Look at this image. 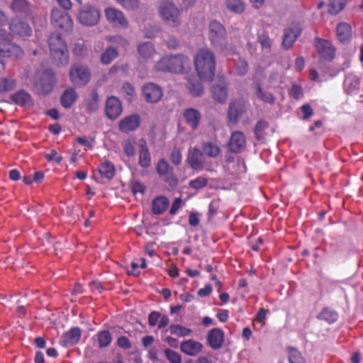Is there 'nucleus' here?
Segmentation results:
<instances>
[{"label":"nucleus","mask_w":363,"mask_h":363,"mask_svg":"<svg viewBox=\"0 0 363 363\" xmlns=\"http://www.w3.org/2000/svg\"><path fill=\"white\" fill-rule=\"evenodd\" d=\"M198 76L203 81L211 82L215 76L216 57L208 48L199 49L194 58Z\"/></svg>","instance_id":"obj_1"},{"label":"nucleus","mask_w":363,"mask_h":363,"mask_svg":"<svg viewBox=\"0 0 363 363\" xmlns=\"http://www.w3.org/2000/svg\"><path fill=\"white\" fill-rule=\"evenodd\" d=\"M208 38L211 45L221 55H229L235 53L228 43V35L225 27L218 21L213 20L209 23Z\"/></svg>","instance_id":"obj_2"},{"label":"nucleus","mask_w":363,"mask_h":363,"mask_svg":"<svg viewBox=\"0 0 363 363\" xmlns=\"http://www.w3.org/2000/svg\"><path fill=\"white\" fill-rule=\"evenodd\" d=\"M50 55L52 62L58 67L69 63V55L67 45L58 32L50 33L48 38Z\"/></svg>","instance_id":"obj_3"},{"label":"nucleus","mask_w":363,"mask_h":363,"mask_svg":"<svg viewBox=\"0 0 363 363\" xmlns=\"http://www.w3.org/2000/svg\"><path fill=\"white\" fill-rule=\"evenodd\" d=\"M189 58L182 54L167 56L161 58L155 65L158 71L183 73L190 68Z\"/></svg>","instance_id":"obj_4"},{"label":"nucleus","mask_w":363,"mask_h":363,"mask_svg":"<svg viewBox=\"0 0 363 363\" xmlns=\"http://www.w3.org/2000/svg\"><path fill=\"white\" fill-rule=\"evenodd\" d=\"M159 13L162 19L169 26L176 28L181 24L180 11L172 1H162L159 6Z\"/></svg>","instance_id":"obj_5"},{"label":"nucleus","mask_w":363,"mask_h":363,"mask_svg":"<svg viewBox=\"0 0 363 363\" xmlns=\"http://www.w3.org/2000/svg\"><path fill=\"white\" fill-rule=\"evenodd\" d=\"M69 75L71 82L77 86H85L91 79L89 68L83 65H72Z\"/></svg>","instance_id":"obj_6"},{"label":"nucleus","mask_w":363,"mask_h":363,"mask_svg":"<svg viewBox=\"0 0 363 363\" xmlns=\"http://www.w3.org/2000/svg\"><path fill=\"white\" fill-rule=\"evenodd\" d=\"M23 55L21 48L11 42L9 35H0V56L19 58Z\"/></svg>","instance_id":"obj_7"},{"label":"nucleus","mask_w":363,"mask_h":363,"mask_svg":"<svg viewBox=\"0 0 363 363\" xmlns=\"http://www.w3.org/2000/svg\"><path fill=\"white\" fill-rule=\"evenodd\" d=\"M100 17L101 13L98 9L86 5L79 11L78 20L84 26H93L99 23Z\"/></svg>","instance_id":"obj_8"},{"label":"nucleus","mask_w":363,"mask_h":363,"mask_svg":"<svg viewBox=\"0 0 363 363\" xmlns=\"http://www.w3.org/2000/svg\"><path fill=\"white\" fill-rule=\"evenodd\" d=\"M51 21L52 25L65 31L72 30L73 21L70 16L65 11L55 9L52 10Z\"/></svg>","instance_id":"obj_9"},{"label":"nucleus","mask_w":363,"mask_h":363,"mask_svg":"<svg viewBox=\"0 0 363 363\" xmlns=\"http://www.w3.org/2000/svg\"><path fill=\"white\" fill-rule=\"evenodd\" d=\"M314 45L320 60L331 62L334 59L335 49L329 41L316 37L314 39Z\"/></svg>","instance_id":"obj_10"},{"label":"nucleus","mask_w":363,"mask_h":363,"mask_svg":"<svg viewBox=\"0 0 363 363\" xmlns=\"http://www.w3.org/2000/svg\"><path fill=\"white\" fill-rule=\"evenodd\" d=\"M302 33V28L299 23H294L291 27L284 29L281 42L282 48L289 50Z\"/></svg>","instance_id":"obj_11"},{"label":"nucleus","mask_w":363,"mask_h":363,"mask_svg":"<svg viewBox=\"0 0 363 363\" xmlns=\"http://www.w3.org/2000/svg\"><path fill=\"white\" fill-rule=\"evenodd\" d=\"M104 12L106 20L113 27L125 28L128 26L127 19L120 10L110 7L106 9Z\"/></svg>","instance_id":"obj_12"},{"label":"nucleus","mask_w":363,"mask_h":363,"mask_svg":"<svg viewBox=\"0 0 363 363\" xmlns=\"http://www.w3.org/2000/svg\"><path fill=\"white\" fill-rule=\"evenodd\" d=\"M203 152L198 147L190 148L186 157V162L191 169L195 171H201L204 167V158Z\"/></svg>","instance_id":"obj_13"},{"label":"nucleus","mask_w":363,"mask_h":363,"mask_svg":"<svg viewBox=\"0 0 363 363\" xmlns=\"http://www.w3.org/2000/svg\"><path fill=\"white\" fill-rule=\"evenodd\" d=\"M246 147V138L244 133L239 130H235L231 133L228 143V150L233 153H240Z\"/></svg>","instance_id":"obj_14"},{"label":"nucleus","mask_w":363,"mask_h":363,"mask_svg":"<svg viewBox=\"0 0 363 363\" xmlns=\"http://www.w3.org/2000/svg\"><path fill=\"white\" fill-rule=\"evenodd\" d=\"M82 333V329L79 327L70 328L61 336L60 345L66 348L77 345L81 339Z\"/></svg>","instance_id":"obj_15"},{"label":"nucleus","mask_w":363,"mask_h":363,"mask_svg":"<svg viewBox=\"0 0 363 363\" xmlns=\"http://www.w3.org/2000/svg\"><path fill=\"white\" fill-rule=\"evenodd\" d=\"M143 93L146 101L152 104L158 102L163 96L162 88L155 83L150 82L143 86Z\"/></svg>","instance_id":"obj_16"},{"label":"nucleus","mask_w":363,"mask_h":363,"mask_svg":"<svg viewBox=\"0 0 363 363\" xmlns=\"http://www.w3.org/2000/svg\"><path fill=\"white\" fill-rule=\"evenodd\" d=\"M101 99L96 89H91L84 100L83 107L86 113L93 114L100 108Z\"/></svg>","instance_id":"obj_17"},{"label":"nucleus","mask_w":363,"mask_h":363,"mask_svg":"<svg viewBox=\"0 0 363 363\" xmlns=\"http://www.w3.org/2000/svg\"><path fill=\"white\" fill-rule=\"evenodd\" d=\"M9 30L13 35L20 37H28L32 34L29 24L19 18H13L9 23Z\"/></svg>","instance_id":"obj_18"},{"label":"nucleus","mask_w":363,"mask_h":363,"mask_svg":"<svg viewBox=\"0 0 363 363\" xmlns=\"http://www.w3.org/2000/svg\"><path fill=\"white\" fill-rule=\"evenodd\" d=\"M105 113L107 118L111 120L116 119L121 114L122 106L117 97L114 96L108 97L106 102Z\"/></svg>","instance_id":"obj_19"},{"label":"nucleus","mask_w":363,"mask_h":363,"mask_svg":"<svg viewBox=\"0 0 363 363\" xmlns=\"http://www.w3.org/2000/svg\"><path fill=\"white\" fill-rule=\"evenodd\" d=\"M211 92L216 101L220 104L225 103L228 99V84L225 80L223 77L220 78L219 83L211 86Z\"/></svg>","instance_id":"obj_20"},{"label":"nucleus","mask_w":363,"mask_h":363,"mask_svg":"<svg viewBox=\"0 0 363 363\" xmlns=\"http://www.w3.org/2000/svg\"><path fill=\"white\" fill-rule=\"evenodd\" d=\"M140 124V117L138 114H132L121 119L118 123V129L122 133H128L135 130Z\"/></svg>","instance_id":"obj_21"},{"label":"nucleus","mask_w":363,"mask_h":363,"mask_svg":"<svg viewBox=\"0 0 363 363\" xmlns=\"http://www.w3.org/2000/svg\"><path fill=\"white\" fill-rule=\"evenodd\" d=\"M203 349V345L201 342L189 339L183 341L180 345L181 351L189 356L194 357L200 353Z\"/></svg>","instance_id":"obj_22"},{"label":"nucleus","mask_w":363,"mask_h":363,"mask_svg":"<svg viewBox=\"0 0 363 363\" xmlns=\"http://www.w3.org/2000/svg\"><path fill=\"white\" fill-rule=\"evenodd\" d=\"M224 339V333L221 329L213 328L208 333V342L213 350L221 347Z\"/></svg>","instance_id":"obj_23"},{"label":"nucleus","mask_w":363,"mask_h":363,"mask_svg":"<svg viewBox=\"0 0 363 363\" xmlns=\"http://www.w3.org/2000/svg\"><path fill=\"white\" fill-rule=\"evenodd\" d=\"M183 116L186 123L193 130H196L199 127L201 118V114L197 109L194 108H186L184 111Z\"/></svg>","instance_id":"obj_24"},{"label":"nucleus","mask_w":363,"mask_h":363,"mask_svg":"<svg viewBox=\"0 0 363 363\" xmlns=\"http://www.w3.org/2000/svg\"><path fill=\"white\" fill-rule=\"evenodd\" d=\"M78 94L72 87L66 89L60 97L61 106L65 108H69L78 99Z\"/></svg>","instance_id":"obj_25"},{"label":"nucleus","mask_w":363,"mask_h":363,"mask_svg":"<svg viewBox=\"0 0 363 363\" xmlns=\"http://www.w3.org/2000/svg\"><path fill=\"white\" fill-rule=\"evenodd\" d=\"M201 152L208 157L216 158L221 153V148L217 141L203 142Z\"/></svg>","instance_id":"obj_26"},{"label":"nucleus","mask_w":363,"mask_h":363,"mask_svg":"<svg viewBox=\"0 0 363 363\" xmlns=\"http://www.w3.org/2000/svg\"><path fill=\"white\" fill-rule=\"evenodd\" d=\"M245 112L243 104L239 101L232 102L228 108V117L230 121L235 123Z\"/></svg>","instance_id":"obj_27"},{"label":"nucleus","mask_w":363,"mask_h":363,"mask_svg":"<svg viewBox=\"0 0 363 363\" xmlns=\"http://www.w3.org/2000/svg\"><path fill=\"white\" fill-rule=\"evenodd\" d=\"M11 7L14 12L26 16L33 12V6L28 0H13Z\"/></svg>","instance_id":"obj_28"},{"label":"nucleus","mask_w":363,"mask_h":363,"mask_svg":"<svg viewBox=\"0 0 363 363\" xmlns=\"http://www.w3.org/2000/svg\"><path fill=\"white\" fill-rule=\"evenodd\" d=\"M169 205V201L166 196H157L152 201V211L155 215H161L167 210Z\"/></svg>","instance_id":"obj_29"},{"label":"nucleus","mask_w":363,"mask_h":363,"mask_svg":"<svg viewBox=\"0 0 363 363\" xmlns=\"http://www.w3.org/2000/svg\"><path fill=\"white\" fill-rule=\"evenodd\" d=\"M11 100L21 106H30L33 104L30 95L24 90H19L11 95Z\"/></svg>","instance_id":"obj_30"},{"label":"nucleus","mask_w":363,"mask_h":363,"mask_svg":"<svg viewBox=\"0 0 363 363\" xmlns=\"http://www.w3.org/2000/svg\"><path fill=\"white\" fill-rule=\"evenodd\" d=\"M336 35L337 39L342 43L348 42L352 37L351 26L345 22L337 25L336 28Z\"/></svg>","instance_id":"obj_31"},{"label":"nucleus","mask_w":363,"mask_h":363,"mask_svg":"<svg viewBox=\"0 0 363 363\" xmlns=\"http://www.w3.org/2000/svg\"><path fill=\"white\" fill-rule=\"evenodd\" d=\"M93 338L96 339L98 347L99 349L108 347L113 340L110 331L107 330L98 331L97 333L93 337Z\"/></svg>","instance_id":"obj_32"},{"label":"nucleus","mask_w":363,"mask_h":363,"mask_svg":"<svg viewBox=\"0 0 363 363\" xmlns=\"http://www.w3.org/2000/svg\"><path fill=\"white\" fill-rule=\"evenodd\" d=\"M98 169L101 177L107 180H111L116 172L114 164L109 160H105L100 164Z\"/></svg>","instance_id":"obj_33"},{"label":"nucleus","mask_w":363,"mask_h":363,"mask_svg":"<svg viewBox=\"0 0 363 363\" xmlns=\"http://www.w3.org/2000/svg\"><path fill=\"white\" fill-rule=\"evenodd\" d=\"M257 42L260 44L263 51L267 53H270L272 52L273 41L266 30H262L258 32Z\"/></svg>","instance_id":"obj_34"},{"label":"nucleus","mask_w":363,"mask_h":363,"mask_svg":"<svg viewBox=\"0 0 363 363\" xmlns=\"http://www.w3.org/2000/svg\"><path fill=\"white\" fill-rule=\"evenodd\" d=\"M138 52L140 57L143 60L150 59L156 54L153 44L150 42L139 44L138 46Z\"/></svg>","instance_id":"obj_35"},{"label":"nucleus","mask_w":363,"mask_h":363,"mask_svg":"<svg viewBox=\"0 0 363 363\" xmlns=\"http://www.w3.org/2000/svg\"><path fill=\"white\" fill-rule=\"evenodd\" d=\"M338 313L330 307L323 308L320 313L317 315V318L320 320H324L329 324L336 322L338 319Z\"/></svg>","instance_id":"obj_36"},{"label":"nucleus","mask_w":363,"mask_h":363,"mask_svg":"<svg viewBox=\"0 0 363 363\" xmlns=\"http://www.w3.org/2000/svg\"><path fill=\"white\" fill-rule=\"evenodd\" d=\"M186 88L193 96H201L204 93L203 84L194 78L188 79Z\"/></svg>","instance_id":"obj_37"},{"label":"nucleus","mask_w":363,"mask_h":363,"mask_svg":"<svg viewBox=\"0 0 363 363\" xmlns=\"http://www.w3.org/2000/svg\"><path fill=\"white\" fill-rule=\"evenodd\" d=\"M118 57V51L112 46L108 47L102 52L100 57V62L103 65H109Z\"/></svg>","instance_id":"obj_38"},{"label":"nucleus","mask_w":363,"mask_h":363,"mask_svg":"<svg viewBox=\"0 0 363 363\" xmlns=\"http://www.w3.org/2000/svg\"><path fill=\"white\" fill-rule=\"evenodd\" d=\"M73 55L78 58H84L88 55V46L83 39H78L73 45Z\"/></svg>","instance_id":"obj_39"},{"label":"nucleus","mask_w":363,"mask_h":363,"mask_svg":"<svg viewBox=\"0 0 363 363\" xmlns=\"http://www.w3.org/2000/svg\"><path fill=\"white\" fill-rule=\"evenodd\" d=\"M227 9L234 13L241 14L245 10V4L242 0H225Z\"/></svg>","instance_id":"obj_40"},{"label":"nucleus","mask_w":363,"mask_h":363,"mask_svg":"<svg viewBox=\"0 0 363 363\" xmlns=\"http://www.w3.org/2000/svg\"><path fill=\"white\" fill-rule=\"evenodd\" d=\"M347 90L351 94H356L360 89V78L357 76H350L345 82Z\"/></svg>","instance_id":"obj_41"},{"label":"nucleus","mask_w":363,"mask_h":363,"mask_svg":"<svg viewBox=\"0 0 363 363\" xmlns=\"http://www.w3.org/2000/svg\"><path fill=\"white\" fill-rule=\"evenodd\" d=\"M138 163L143 168H147L150 166L151 157L148 148L145 145L140 147Z\"/></svg>","instance_id":"obj_42"},{"label":"nucleus","mask_w":363,"mask_h":363,"mask_svg":"<svg viewBox=\"0 0 363 363\" xmlns=\"http://www.w3.org/2000/svg\"><path fill=\"white\" fill-rule=\"evenodd\" d=\"M255 94L257 98L265 104H273L275 101V96L272 94L263 90L259 84L257 86Z\"/></svg>","instance_id":"obj_43"},{"label":"nucleus","mask_w":363,"mask_h":363,"mask_svg":"<svg viewBox=\"0 0 363 363\" xmlns=\"http://www.w3.org/2000/svg\"><path fill=\"white\" fill-rule=\"evenodd\" d=\"M16 80L12 78H1L0 79V94L9 92L16 87Z\"/></svg>","instance_id":"obj_44"},{"label":"nucleus","mask_w":363,"mask_h":363,"mask_svg":"<svg viewBox=\"0 0 363 363\" xmlns=\"http://www.w3.org/2000/svg\"><path fill=\"white\" fill-rule=\"evenodd\" d=\"M168 330L172 335H175L178 337H186L192 333L191 329L178 324L171 325Z\"/></svg>","instance_id":"obj_45"},{"label":"nucleus","mask_w":363,"mask_h":363,"mask_svg":"<svg viewBox=\"0 0 363 363\" xmlns=\"http://www.w3.org/2000/svg\"><path fill=\"white\" fill-rule=\"evenodd\" d=\"M268 127V123L264 120H260L256 123L254 129V133L255 138L257 140L259 141L264 139L265 130L267 129Z\"/></svg>","instance_id":"obj_46"},{"label":"nucleus","mask_w":363,"mask_h":363,"mask_svg":"<svg viewBox=\"0 0 363 363\" xmlns=\"http://www.w3.org/2000/svg\"><path fill=\"white\" fill-rule=\"evenodd\" d=\"M347 0H329L328 12L332 15H336L345 6Z\"/></svg>","instance_id":"obj_47"},{"label":"nucleus","mask_w":363,"mask_h":363,"mask_svg":"<svg viewBox=\"0 0 363 363\" xmlns=\"http://www.w3.org/2000/svg\"><path fill=\"white\" fill-rule=\"evenodd\" d=\"M289 363H306L301 353L295 347H288Z\"/></svg>","instance_id":"obj_48"},{"label":"nucleus","mask_w":363,"mask_h":363,"mask_svg":"<svg viewBox=\"0 0 363 363\" xmlns=\"http://www.w3.org/2000/svg\"><path fill=\"white\" fill-rule=\"evenodd\" d=\"M208 179L206 177L200 176L189 181V185L191 189L199 190L206 187L208 184Z\"/></svg>","instance_id":"obj_49"},{"label":"nucleus","mask_w":363,"mask_h":363,"mask_svg":"<svg viewBox=\"0 0 363 363\" xmlns=\"http://www.w3.org/2000/svg\"><path fill=\"white\" fill-rule=\"evenodd\" d=\"M164 354L169 363H182V356L174 350L166 348L164 350Z\"/></svg>","instance_id":"obj_50"},{"label":"nucleus","mask_w":363,"mask_h":363,"mask_svg":"<svg viewBox=\"0 0 363 363\" xmlns=\"http://www.w3.org/2000/svg\"><path fill=\"white\" fill-rule=\"evenodd\" d=\"M173 169L170 167L168 162L164 159L160 160L157 165V172L160 176H166L169 172H172Z\"/></svg>","instance_id":"obj_51"},{"label":"nucleus","mask_w":363,"mask_h":363,"mask_svg":"<svg viewBox=\"0 0 363 363\" xmlns=\"http://www.w3.org/2000/svg\"><path fill=\"white\" fill-rule=\"evenodd\" d=\"M126 10L135 11L139 8V0H115Z\"/></svg>","instance_id":"obj_52"},{"label":"nucleus","mask_w":363,"mask_h":363,"mask_svg":"<svg viewBox=\"0 0 363 363\" xmlns=\"http://www.w3.org/2000/svg\"><path fill=\"white\" fill-rule=\"evenodd\" d=\"M170 161L174 165H179L182 162V154L179 148L174 147L169 156Z\"/></svg>","instance_id":"obj_53"},{"label":"nucleus","mask_w":363,"mask_h":363,"mask_svg":"<svg viewBox=\"0 0 363 363\" xmlns=\"http://www.w3.org/2000/svg\"><path fill=\"white\" fill-rule=\"evenodd\" d=\"M236 73L239 76H245L248 72V64L244 59H239L236 63Z\"/></svg>","instance_id":"obj_54"},{"label":"nucleus","mask_w":363,"mask_h":363,"mask_svg":"<svg viewBox=\"0 0 363 363\" xmlns=\"http://www.w3.org/2000/svg\"><path fill=\"white\" fill-rule=\"evenodd\" d=\"M45 159L48 162H54L56 164H59L63 160L62 156L59 155L57 150L55 149H52L49 153L45 155Z\"/></svg>","instance_id":"obj_55"},{"label":"nucleus","mask_w":363,"mask_h":363,"mask_svg":"<svg viewBox=\"0 0 363 363\" xmlns=\"http://www.w3.org/2000/svg\"><path fill=\"white\" fill-rule=\"evenodd\" d=\"M130 186L133 194H144L146 189L145 186L140 181L136 179L132 180Z\"/></svg>","instance_id":"obj_56"},{"label":"nucleus","mask_w":363,"mask_h":363,"mask_svg":"<svg viewBox=\"0 0 363 363\" xmlns=\"http://www.w3.org/2000/svg\"><path fill=\"white\" fill-rule=\"evenodd\" d=\"M116 345L123 350H130L132 347L130 340L125 335L118 337L116 340Z\"/></svg>","instance_id":"obj_57"},{"label":"nucleus","mask_w":363,"mask_h":363,"mask_svg":"<svg viewBox=\"0 0 363 363\" xmlns=\"http://www.w3.org/2000/svg\"><path fill=\"white\" fill-rule=\"evenodd\" d=\"M220 206V201L219 200H213L208 205V216L209 218L214 217L219 209Z\"/></svg>","instance_id":"obj_58"},{"label":"nucleus","mask_w":363,"mask_h":363,"mask_svg":"<svg viewBox=\"0 0 363 363\" xmlns=\"http://www.w3.org/2000/svg\"><path fill=\"white\" fill-rule=\"evenodd\" d=\"M164 181L168 184L171 187H176L178 185L179 180L175 174L172 172L163 176Z\"/></svg>","instance_id":"obj_59"},{"label":"nucleus","mask_w":363,"mask_h":363,"mask_svg":"<svg viewBox=\"0 0 363 363\" xmlns=\"http://www.w3.org/2000/svg\"><path fill=\"white\" fill-rule=\"evenodd\" d=\"M106 38L109 42L116 43L124 47L128 45V40L120 35H108Z\"/></svg>","instance_id":"obj_60"},{"label":"nucleus","mask_w":363,"mask_h":363,"mask_svg":"<svg viewBox=\"0 0 363 363\" xmlns=\"http://www.w3.org/2000/svg\"><path fill=\"white\" fill-rule=\"evenodd\" d=\"M161 313L158 311H152L148 315V323L150 326L155 327L159 323Z\"/></svg>","instance_id":"obj_61"},{"label":"nucleus","mask_w":363,"mask_h":363,"mask_svg":"<svg viewBox=\"0 0 363 363\" xmlns=\"http://www.w3.org/2000/svg\"><path fill=\"white\" fill-rule=\"evenodd\" d=\"M123 150L127 156H134L135 154V150L133 144L130 141H125L123 145Z\"/></svg>","instance_id":"obj_62"},{"label":"nucleus","mask_w":363,"mask_h":363,"mask_svg":"<svg viewBox=\"0 0 363 363\" xmlns=\"http://www.w3.org/2000/svg\"><path fill=\"white\" fill-rule=\"evenodd\" d=\"M182 203V200L181 198L175 199L170 207V209L169 211V214L170 215L176 214L177 211L180 208Z\"/></svg>","instance_id":"obj_63"},{"label":"nucleus","mask_w":363,"mask_h":363,"mask_svg":"<svg viewBox=\"0 0 363 363\" xmlns=\"http://www.w3.org/2000/svg\"><path fill=\"white\" fill-rule=\"evenodd\" d=\"M291 94L296 99H300L303 96L301 86L297 84H294L291 88Z\"/></svg>","instance_id":"obj_64"}]
</instances>
